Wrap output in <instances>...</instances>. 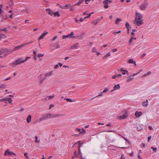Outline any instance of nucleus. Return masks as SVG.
Returning a JSON list of instances; mask_svg holds the SVG:
<instances>
[{
    "label": "nucleus",
    "mask_w": 159,
    "mask_h": 159,
    "mask_svg": "<svg viewBox=\"0 0 159 159\" xmlns=\"http://www.w3.org/2000/svg\"><path fill=\"white\" fill-rule=\"evenodd\" d=\"M136 17H135L134 21V24H136L138 26H140L143 23L142 22L143 20H142L143 18V16L142 14L137 12H136Z\"/></svg>",
    "instance_id": "f257e3e1"
},
{
    "label": "nucleus",
    "mask_w": 159,
    "mask_h": 159,
    "mask_svg": "<svg viewBox=\"0 0 159 159\" xmlns=\"http://www.w3.org/2000/svg\"><path fill=\"white\" fill-rule=\"evenodd\" d=\"M65 115V114H52L49 113H48L44 115L45 118L46 119H51L53 118L58 117L59 116H63Z\"/></svg>",
    "instance_id": "f03ea898"
},
{
    "label": "nucleus",
    "mask_w": 159,
    "mask_h": 159,
    "mask_svg": "<svg viewBox=\"0 0 159 159\" xmlns=\"http://www.w3.org/2000/svg\"><path fill=\"white\" fill-rule=\"evenodd\" d=\"M24 62V61L23 60L22 58H20L16 60V61L10 64V65L12 66L13 67H15L18 64L23 63Z\"/></svg>",
    "instance_id": "7ed1b4c3"
},
{
    "label": "nucleus",
    "mask_w": 159,
    "mask_h": 159,
    "mask_svg": "<svg viewBox=\"0 0 159 159\" xmlns=\"http://www.w3.org/2000/svg\"><path fill=\"white\" fill-rule=\"evenodd\" d=\"M106 138L109 142H112L114 140V135L110 134H107Z\"/></svg>",
    "instance_id": "20e7f679"
},
{
    "label": "nucleus",
    "mask_w": 159,
    "mask_h": 159,
    "mask_svg": "<svg viewBox=\"0 0 159 159\" xmlns=\"http://www.w3.org/2000/svg\"><path fill=\"white\" fill-rule=\"evenodd\" d=\"M74 34L73 32H72L70 34H68L67 35H64L62 36V39H64L66 38H73L75 37L74 36Z\"/></svg>",
    "instance_id": "39448f33"
},
{
    "label": "nucleus",
    "mask_w": 159,
    "mask_h": 159,
    "mask_svg": "<svg viewBox=\"0 0 159 159\" xmlns=\"http://www.w3.org/2000/svg\"><path fill=\"white\" fill-rule=\"evenodd\" d=\"M39 83L40 84H41L46 79V77L45 75H41L39 76Z\"/></svg>",
    "instance_id": "423d86ee"
},
{
    "label": "nucleus",
    "mask_w": 159,
    "mask_h": 159,
    "mask_svg": "<svg viewBox=\"0 0 159 159\" xmlns=\"http://www.w3.org/2000/svg\"><path fill=\"white\" fill-rule=\"evenodd\" d=\"M80 48L79 44L78 43H76L73 44L70 47L71 49H77Z\"/></svg>",
    "instance_id": "0eeeda50"
},
{
    "label": "nucleus",
    "mask_w": 159,
    "mask_h": 159,
    "mask_svg": "<svg viewBox=\"0 0 159 159\" xmlns=\"http://www.w3.org/2000/svg\"><path fill=\"white\" fill-rule=\"evenodd\" d=\"M79 154L80 155V159H86L85 157H84L82 156V153L81 152V150L80 149V148L81 146V144H79Z\"/></svg>",
    "instance_id": "6e6552de"
},
{
    "label": "nucleus",
    "mask_w": 159,
    "mask_h": 159,
    "mask_svg": "<svg viewBox=\"0 0 159 159\" xmlns=\"http://www.w3.org/2000/svg\"><path fill=\"white\" fill-rule=\"evenodd\" d=\"M148 5V3L147 2L141 5L140 6V9L142 10H145L146 8Z\"/></svg>",
    "instance_id": "1a4fd4ad"
},
{
    "label": "nucleus",
    "mask_w": 159,
    "mask_h": 159,
    "mask_svg": "<svg viewBox=\"0 0 159 159\" xmlns=\"http://www.w3.org/2000/svg\"><path fill=\"white\" fill-rule=\"evenodd\" d=\"M7 155L9 156H10L11 155H16V154L14 153L13 152L11 151H10L9 150L7 149L6 150L5 152L4 155L6 156Z\"/></svg>",
    "instance_id": "9d476101"
},
{
    "label": "nucleus",
    "mask_w": 159,
    "mask_h": 159,
    "mask_svg": "<svg viewBox=\"0 0 159 159\" xmlns=\"http://www.w3.org/2000/svg\"><path fill=\"white\" fill-rule=\"evenodd\" d=\"M24 46V45H23V44H22L16 47L12 51H11V52H12L13 51H16L20 49L21 48H22L23 46Z\"/></svg>",
    "instance_id": "9b49d317"
},
{
    "label": "nucleus",
    "mask_w": 159,
    "mask_h": 159,
    "mask_svg": "<svg viewBox=\"0 0 159 159\" xmlns=\"http://www.w3.org/2000/svg\"><path fill=\"white\" fill-rule=\"evenodd\" d=\"M48 34V32H44L43 34L40 36V37L39 38L38 40L39 41L41 39H43L45 36L47 35Z\"/></svg>",
    "instance_id": "f8f14e48"
},
{
    "label": "nucleus",
    "mask_w": 159,
    "mask_h": 159,
    "mask_svg": "<svg viewBox=\"0 0 159 159\" xmlns=\"http://www.w3.org/2000/svg\"><path fill=\"white\" fill-rule=\"evenodd\" d=\"M47 13H48L49 15L52 16L53 15L54 12H52L49 8H47L46 9Z\"/></svg>",
    "instance_id": "ddd939ff"
},
{
    "label": "nucleus",
    "mask_w": 159,
    "mask_h": 159,
    "mask_svg": "<svg viewBox=\"0 0 159 159\" xmlns=\"http://www.w3.org/2000/svg\"><path fill=\"white\" fill-rule=\"evenodd\" d=\"M127 116V112H125L123 115L119 116V118L120 120L125 119Z\"/></svg>",
    "instance_id": "4468645a"
},
{
    "label": "nucleus",
    "mask_w": 159,
    "mask_h": 159,
    "mask_svg": "<svg viewBox=\"0 0 159 159\" xmlns=\"http://www.w3.org/2000/svg\"><path fill=\"white\" fill-rule=\"evenodd\" d=\"M120 88V86L119 84H116L114 87V89L112 90H111L110 92H112L114 90H116V89H119Z\"/></svg>",
    "instance_id": "2eb2a0df"
},
{
    "label": "nucleus",
    "mask_w": 159,
    "mask_h": 159,
    "mask_svg": "<svg viewBox=\"0 0 159 159\" xmlns=\"http://www.w3.org/2000/svg\"><path fill=\"white\" fill-rule=\"evenodd\" d=\"M142 113L141 112H138V111H136L135 113V116L137 117H139L140 115H141Z\"/></svg>",
    "instance_id": "dca6fc26"
},
{
    "label": "nucleus",
    "mask_w": 159,
    "mask_h": 159,
    "mask_svg": "<svg viewBox=\"0 0 159 159\" xmlns=\"http://www.w3.org/2000/svg\"><path fill=\"white\" fill-rule=\"evenodd\" d=\"M53 73V71H51L48 72H47L45 74V75L47 77V76H51L52 75Z\"/></svg>",
    "instance_id": "f3484780"
},
{
    "label": "nucleus",
    "mask_w": 159,
    "mask_h": 159,
    "mask_svg": "<svg viewBox=\"0 0 159 159\" xmlns=\"http://www.w3.org/2000/svg\"><path fill=\"white\" fill-rule=\"evenodd\" d=\"M7 18V15H3L2 17V22H3L4 20H6Z\"/></svg>",
    "instance_id": "a211bd4d"
},
{
    "label": "nucleus",
    "mask_w": 159,
    "mask_h": 159,
    "mask_svg": "<svg viewBox=\"0 0 159 159\" xmlns=\"http://www.w3.org/2000/svg\"><path fill=\"white\" fill-rule=\"evenodd\" d=\"M31 119V115H29L26 118V121L28 123L30 122Z\"/></svg>",
    "instance_id": "6ab92c4d"
},
{
    "label": "nucleus",
    "mask_w": 159,
    "mask_h": 159,
    "mask_svg": "<svg viewBox=\"0 0 159 159\" xmlns=\"http://www.w3.org/2000/svg\"><path fill=\"white\" fill-rule=\"evenodd\" d=\"M133 77V76H128L127 78V82H129L133 80L134 79Z\"/></svg>",
    "instance_id": "aec40b11"
},
{
    "label": "nucleus",
    "mask_w": 159,
    "mask_h": 159,
    "mask_svg": "<svg viewBox=\"0 0 159 159\" xmlns=\"http://www.w3.org/2000/svg\"><path fill=\"white\" fill-rule=\"evenodd\" d=\"M108 2L106 1H104L103 2V3L104 4V7L105 9L109 7L108 4H107Z\"/></svg>",
    "instance_id": "412c9836"
},
{
    "label": "nucleus",
    "mask_w": 159,
    "mask_h": 159,
    "mask_svg": "<svg viewBox=\"0 0 159 159\" xmlns=\"http://www.w3.org/2000/svg\"><path fill=\"white\" fill-rule=\"evenodd\" d=\"M148 100H146V101L143 102V107H147L148 106Z\"/></svg>",
    "instance_id": "4be33fe9"
},
{
    "label": "nucleus",
    "mask_w": 159,
    "mask_h": 159,
    "mask_svg": "<svg viewBox=\"0 0 159 159\" xmlns=\"http://www.w3.org/2000/svg\"><path fill=\"white\" fill-rule=\"evenodd\" d=\"M84 0H80L78 3L75 4L74 6H79L80 4Z\"/></svg>",
    "instance_id": "5701e85b"
},
{
    "label": "nucleus",
    "mask_w": 159,
    "mask_h": 159,
    "mask_svg": "<svg viewBox=\"0 0 159 159\" xmlns=\"http://www.w3.org/2000/svg\"><path fill=\"white\" fill-rule=\"evenodd\" d=\"M54 95H51L50 96H47V97L45 98L46 100H50L51 99H52L54 97Z\"/></svg>",
    "instance_id": "b1692460"
},
{
    "label": "nucleus",
    "mask_w": 159,
    "mask_h": 159,
    "mask_svg": "<svg viewBox=\"0 0 159 159\" xmlns=\"http://www.w3.org/2000/svg\"><path fill=\"white\" fill-rule=\"evenodd\" d=\"M120 71H121V72H122V71H123V72L122 73V74L123 75H125L126 74V73H128V71L127 70H123V69L121 68L120 70Z\"/></svg>",
    "instance_id": "393cba45"
},
{
    "label": "nucleus",
    "mask_w": 159,
    "mask_h": 159,
    "mask_svg": "<svg viewBox=\"0 0 159 159\" xmlns=\"http://www.w3.org/2000/svg\"><path fill=\"white\" fill-rule=\"evenodd\" d=\"M108 91V89L107 88H105L102 92H100V96H102V93H106Z\"/></svg>",
    "instance_id": "a878e982"
},
{
    "label": "nucleus",
    "mask_w": 159,
    "mask_h": 159,
    "mask_svg": "<svg viewBox=\"0 0 159 159\" xmlns=\"http://www.w3.org/2000/svg\"><path fill=\"white\" fill-rule=\"evenodd\" d=\"M64 99L65 100H66V101L68 102H75V101H73L71 99L69 98H65Z\"/></svg>",
    "instance_id": "bb28decb"
},
{
    "label": "nucleus",
    "mask_w": 159,
    "mask_h": 159,
    "mask_svg": "<svg viewBox=\"0 0 159 159\" xmlns=\"http://www.w3.org/2000/svg\"><path fill=\"white\" fill-rule=\"evenodd\" d=\"M7 101L9 103H11L12 102V100L10 98H7Z\"/></svg>",
    "instance_id": "cd10ccee"
},
{
    "label": "nucleus",
    "mask_w": 159,
    "mask_h": 159,
    "mask_svg": "<svg viewBox=\"0 0 159 159\" xmlns=\"http://www.w3.org/2000/svg\"><path fill=\"white\" fill-rule=\"evenodd\" d=\"M79 134H83L86 132V131L83 128H82L81 129H80V132H79Z\"/></svg>",
    "instance_id": "c85d7f7f"
},
{
    "label": "nucleus",
    "mask_w": 159,
    "mask_h": 159,
    "mask_svg": "<svg viewBox=\"0 0 159 159\" xmlns=\"http://www.w3.org/2000/svg\"><path fill=\"white\" fill-rule=\"evenodd\" d=\"M99 20H94L93 21V25H96L99 22Z\"/></svg>",
    "instance_id": "c756f323"
},
{
    "label": "nucleus",
    "mask_w": 159,
    "mask_h": 159,
    "mask_svg": "<svg viewBox=\"0 0 159 159\" xmlns=\"http://www.w3.org/2000/svg\"><path fill=\"white\" fill-rule=\"evenodd\" d=\"M35 140L34 142L36 143H39L40 142V139H38V137L37 136H35Z\"/></svg>",
    "instance_id": "7c9ffc66"
},
{
    "label": "nucleus",
    "mask_w": 159,
    "mask_h": 159,
    "mask_svg": "<svg viewBox=\"0 0 159 159\" xmlns=\"http://www.w3.org/2000/svg\"><path fill=\"white\" fill-rule=\"evenodd\" d=\"M53 15L54 16H57L58 17H59L60 16V15L59 14V12L58 11L56 12H54Z\"/></svg>",
    "instance_id": "2f4dec72"
},
{
    "label": "nucleus",
    "mask_w": 159,
    "mask_h": 159,
    "mask_svg": "<svg viewBox=\"0 0 159 159\" xmlns=\"http://www.w3.org/2000/svg\"><path fill=\"white\" fill-rule=\"evenodd\" d=\"M6 85L4 84H0V89H4L6 87Z\"/></svg>",
    "instance_id": "473e14b6"
},
{
    "label": "nucleus",
    "mask_w": 159,
    "mask_h": 159,
    "mask_svg": "<svg viewBox=\"0 0 159 159\" xmlns=\"http://www.w3.org/2000/svg\"><path fill=\"white\" fill-rule=\"evenodd\" d=\"M55 48H60V46L59 44L57 43H54L53 46Z\"/></svg>",
    "instance_id": "72a5a7b5"
},
{
    "label": "nucleus",
    "mask_w": 159,
    "mask_h": 159,
    "mask_svg": "<svg viewBox=\"0 0 159 159\" xmlns=\"http://www.w3.org/2000/svg\"><path fill=\"white\" fill-rule=\"evenodd\" d=\"M7 49H3L1 50L0 51V55L3 54L4 52L6 51Z\"/></svg>",
    "instance_id": "f704fd0d"
},
{
    "label": "nucleus",
    "mask_w": 159,
    "mask_h": 159,
    "mask_svg": "<svg viewBox=\"0 0 159 159\" xmlns=\"http://www.w3.org/2000/svg\"><path fill=\"white\" fill-rule=\"evenodd\" d=\"M68 5H66L64 6H60V7L63 9H66L68 8Z\"/></svg>",
    "instance_id": "c9c22d12"
},
{
    "label": "nucleus",
    "mask_w": 159,
    "mask_h": 159,
    "mask_svg": "<svg viewBox=\"0 0 159 159\" xmlns=\"http://www.w3.org/2000/svg\"><path fill=\"white\" fill-rule=\"evenodd\" d=\"M128 62L129 63H133L134 62L133 59L132 58L129 59L128 61Z\"/></svg>",
    "instance_id": "e433bc0d"
},
{
    "label": "nucleus",
    "mask_w": 159,
    "mask_h": 159,
    "mask_svg": "<svg viewBox=\"0 0 159 159\" xmlns=\"http://www.w3.org/2000/svg\"><path fill=\"white\" fill-rule=\"evenodd\" d=\"M120 18H117L116 19V21H115V24H117L118 23V22H119V21H120Z\"/></svg>",
    "instance_id": "4c0bfd02"
},
{
    "label": "nucleus",
    "mask_w": 159,
    "mask_h": 159,
    "mask_svg": "<svg viewBox=\"0 0 159 159\" xmlns=\"http://www.w3.org/2000/svg\"><path fill=\"white\" fill-rule=\"evenodd\" d=\"M111 55V54H110V52H109L108 53H107L105 56H104L103 57V58H106V57L109 56H110Z\"/></svg>",
    "instance_id": "58836bf2"
},
{
    "label": "nucleus",
    "mask_w": 159,
    "mask_h": 159,
    "mask_svg": "<svg viewBox=\"0 0 159 159\" xmlns=\"http://www.w3.org/2000/svg\"><path fill=\"white\" fill-rule=\"evenodd\" d=\"M7 100V98H5L2 99H0V101L2 102L3 101H6Z\"/></svg>",
    "instance_id": "ea45409f"
},
{
    "label": "nucleus",
    "mask_w": 159,
    "mask_h": 159,
    "mask_svg": "<svg viewBox=\"0 0 159 159\" xmlns=\"http://www.w3.org/2000/svg\"><path fill=\"white\" fill-rule=\"evenodd\" d=\"M46 120V119L45 118V117L43 115V117H41L39 119V121H42V120Z\"/></svg>",
    "instance_id": "a19ab883"
},
{
    "label": "nucleus",
    "mask_w": 159,
    "mask_h": 159,
    "mask_svg": "<svg viewBox=\"0 0 159 159\" xmlns=\"http://www.w3.org/2000/svg\"><path fill=\"white\" fill-rule=\"evenodd\" d=\"M93 13H94V12H92V13H91L89 14V15L87 16H86V17H85L84 18V19H86V18H89V17H90V16H91V15Z\"/></svg>",
    "instance_id": "79ce46f5"
},
{
    "label": "nucleus",
    "mask_w": 159,
    "mask_h": 159,
    "mask_svg": "<svg viewBox=\"0 0 159 159\" xmlns=\"http://www.w3.org/2000/svg\"><path fill=\"white\" fill-rule=\"evenodd\" d=\"M142 71V69L140 70L139 72H137L136 73L134 74L133 75V76H134L138 74H139Z\"/></svg>",
    "instance_id": "37998d69"
},
{
    "label": "nucleus",
    "mask_w": 159,
    "mask_h": 159,
    "mask_svg": "<svg viewBox=\"0 0 159 159\" xmlns=\"http://www.w3.org/2000/svg\"><path fill=\"white\" fill-rule=\"evenodd\" d=\"M151 148L155 152H156L157 148H154L153 147H151Z\"/></svg>",
    "instance_id": "c03bdc74"
},
{
    "label": "nucleus",
    "mask_w": 159,
    "mask_h": 159,
    "mask_svg": "<svg viewBox=\"0 0 159 159\" xmlns=\"http://www.w3.org/2000/svg\"><path fill=\"white\" fill-rule=\"evenodd\" d=\"M134 37H132L131 38H130L129 41V44H130L131 43L133 40H134Z\"/></svg>",
    "instance_id": "a18cd8bd"
},
{
    "label": "nucleus",
    "mask_w": 159,
    "mask_h": 159,
    "mask_svg": "<svg viewBox=\"0 0 159 159\" xmlns=\"http://www.w3.org/2000/svg\"><path fill=\"white\" fill-rule=\"evenodd\" d=\"M97 51L96 49L95 48L93 47L92 49V52H96Z\"/></svg>",
    "instance_id": "49530a36"
},
{
    "label": "nucleus",
    "mask_w": 159,
    "mask_h": 159,
    "mask_svg": "<svg viewBox=\"0 0 159 159\" xmlns=\"http://www.w3.org/2000/svg\"><path fill=\"white\" fill-rule=\"evenodd\" d=\"M57 36H55L51 40L52 41H53L55 40L57 38Z\"/></svg>",
    "instance_id": "de8ad7c7"
},
{
    "label": "nucleus",
    "mask_w": 159,
    "mask_h": 159,
    "mask_svg": "<svg viewBox=\"0 0 159 159\" xmlns=\"http://www.w3.org/2000/svg\"><path fill=\"white\" fill-rule=\"evenodd\" d=\"M43 56H44L43 54H41V53H39L38 55V57L39 58L40 57H42Z\"/></svg>",
    "instance_id": "09e8293b"
},
{
    "label": "nucleus",
    "mask_w": 159,
    "mask_h": 159,
    "mask_svg": "<svg viewBox=\"0 0 159 159\" xmlns=\"http://www.w3.org/2000/svg\"><path fill=\"white\" fill-rule=\"evenodd\" d=\"M58 67H59V66H58V65L56 64L54 66V68L55 69H58Z\"/></svg>",
    "instance_id": "8fccbe9b"
},
{
    "label": "nucleus",
    "mask_w": 159,
    "mask_h": 159,
    "mask_svg": "<svg viewBox=\"0 0 159 159\" xmlns=\"http://www.w3.org/2000/svg\"><path fill=\"white\" fill-rule=\"evenodd\" d=\"M25 156L26 157L27 159H29L28 156V153H25L24 154Z\"/></svg>",
    "instance_id": "3c124183"
},
{
    "label": "nucleus",
    "mask_w": 159,
    "mask_h": 159,
    "mask_svg": "<svg viewBox=\"0 0 159 159\" xmlns=\"http://www.w3.org/2000/svg\"><path fill=\"white\" fill-rule=\"evenodd\" d=\"M129 26L130 25H129V23L128 22H126V23L125 24V26H126V27L127 28V27L129 28Z\"/></svg>",
    "instance_id": "603ef678"
},
{
    "label": "nucleus",
    "mask_w": 159,
    "mask_h": 159,
    "mask_svg": "<svg viewBox=\"0 0 159 159\" xmlns=\"http://www.w3.org/2000/svg\"><path fill=\"white\" fill-rule=\"evenodd\" d=\"M33 43V41L30 42H28V43H25V44H23V45H24V46H25V45H26L27 44H30V43Z\"/></svg>",
    "instance_id": "864d4df0"
},
{
    "label": "nucleus",
    "mask_w": 159,
    "mask_h": 159,
    "mask_svg": "<svg viewBox=\"0 0 159 159\" xmlns=\"http://www.w3.org/2000/svg\"><path fill=\"white\" fill-rule=\"evenodd\" d=\"M2 30L3 31H5L6 33H7L8 30L6 28L2 29Z\"/></svg>",
    "instance_id": "5fc2aeb1"
},
{
    "label": "nucleus",
    "mask_w": 159,
    "mask_h": 159,
    "mask_svg": "<svg viewBox=\"0 0 159 159\" xmlns=\"http://www.w3.org/2000/svg\"><path fill=\"white\" fill-rule=\"evenodd\" d=\"M3 12L2 9L0 8V17L1 16V15L2 14V13Z\"/></svg>",
    "instance_id": "6e6d98bb"
},
{
    "label": "nucleus",
    "mask_w": 159,
    "mask_h": 159,
    "mask_svg": "<svg viewBox=\"0 0 159 159\" xmlns=\"http://www.w3.org/2000/svg\"><path fill=\"white\" fill-rule=\"evenodd\" d=\"M151 136H148V142H149L150 140L151 139Z\"/></svg>",
    "instance_id": "4d7b16f0"
},
{
    "label": "nucleus",
    "mask_w": 159,
    "mask_h": 159,
    "mask_svg": "<svg viewBox=\"0 0 159 159\" xmlns=\"http://www.w3.org/2000/svg\"><path fill=\"white\" fill-rule=\"evenodd\" d=\"M91 0H85V3L86 4H88Z\"/></svg>",
    "instance_id": "13d9d810"
},
{
    "label": "nucleus",
    "mask_w": 159,
    "mask_h": 159,
    "mask_svg": "<svg viewBox=\"0 0 159 159\" xmlns=\"http://www.w3.org/2000/svg\"><path fill=\"white\" fill-rule=\"evenodd\" d=\"M116 77H119L120 78H121L122 76V75L121 74H117L116 75Z\"/></svg>",
    "instance_id": "bf43d9fd"
},
{
    "label": "nucleus",
    "mask_w": 159,
    "mask_h": 159,
    "mask_svg": "<svg viewBox=\"0 0 159 159\" xmlns=\"http://www.w3.org/2000/svg\"><path fill=\"white\" fill-rule=\"evenodd\" d=\"M146 54L145 53H143L141 56V58H143L144 57Z\"/></svg>",
    "instance_id": "052dcab7"
},
{
    "label": "nucleus",
    "mask_w": 159,
    "mask_h": 159,
    "mask_svg": "<svg viewBox=\"0 0 159 159\" xmlns=\"http://www.w3.org/2000/svg\"><path fill=\"white\" fill-rule=\"evenodd\" d=\"M117 48H115L112 50V51L113 52H115L117 51Z\"/></svg>",
    "instance_id": "680f3d73"
},
{
    "label": "nucleus",
    "mask_w": 159,
    "mask_h": 159,
    "mask_svg": "<svg viewBox=\"0 0 159 159\" xmlns=\"http://www.w3.org/2000/svg\"><path fill=\"white\" fill-rule=\"evenodd\" d=\"M54 107V105L52 104H51L50 105L49 109H50Z\"/></svg>",
    "instance_id": "e2e57ef3"
},
{
    "label": "nucleus",
    "mask_w": 159,
    "mask_h": 159,
    "mask_svg": "<svg viewBox=\"0 0 159 159\" xmlns=\"http://www.w3.org/2000/svg\"><path fill=\"white\" fill-rule=\"evenodd\" d=\"M130 34L132 35V37H133L135 35V33L133 32H131Z\"/></svg>",
    "instance_id": "0e129e2a"
},
{
    "label": "nucleus",
    "mask_w": 159,
    "mask_h": 159,
    "mask_svg": "<svg viewBox=\"0 0 159 159\" xmlns=\"http://www.w3.org/2000/svg\"><path fill=\"white\" fill-rule=\"evenodd\" d=\"M11 77H9L7 78L6 79H5L4 80L5 81L8 80H10L11 79Z\"/></svg>",
    "instance_id": "69168bd1"
},
{
    "label": "nucleus",
    "mask_w": 159,
    "mask_h": 159,
    "mask_svg": "<svg viewBox=\"0 0 159 159\" xmlns=\"http://www.w3.org/2000/svg\"><path fill=\"white\" fill-rule=\"evenodd\" d=\"M148 128L149 130H151L152 129V127L150 126H148Z\"/></svg>",
    "instance_id": "338daca9"
},
{
    "label": "nucleus",
    "mask_w": 159,
    "mask_h": 159,
    "mask_svg": "<svg viewBox=\"0 0 159 159\" xmlns=\"http://www.w3.org/2000/svg\"><path fill=\"white\" fill-rule=\"evenodd\" d=\"M75 129L78 132H80V130L81 129L78 128H76Z\"/></svg>",
    "instance_id": "774afa93"
}]
</instances>
